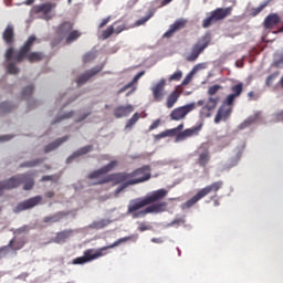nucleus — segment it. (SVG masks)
<instances>
[{"label":"nucleus","instance_id":"de8ad7c7","mask_svg":"<svg viewBox=\"0 0 283 283\" xmlns=\"http://www.w3.org/2000/svg\"><path fill=\"white\" fill-rule=\"evenodd\" d=\"M160 138H167V134L165 132L155 135V140H160Z\"/></svg>","mask_w":283,"mask_h":283},{"label":"nucleus","instance_id":"2f4dec72","mask_svg":"<svg viewBox=\"0 0 283 283\" xmlns=\"http://www.w3.org/2000/svg\"><path fill=\"white\" fill-rule=\"evenodd\" d=\"M138 120H140V115L138 113H135L126 124V129H132V127H134V125L137 124Z\"/></svg>","mask_w":283,"mask_h":283},{"label":"nucleus","instance_id":"0eeeda50","mask_svg":"<svg viewBox=\"0 0 283 283\" xmlns=\"http://www.w3.org/2000/svg\"><path fill=\"white\" fill-rule=\"evenodd\" d=\"M196 109V103H190L188 105L177 107L170 113L171 120H182L187 117V114Z\"/></svg>","mask_w":283,"mask_h":283},{"label":"nucleus","instance_id":"20e7f679","mask_svg":"<svg viewBox=\"0 0 283 283\" xmlns=\"http://www.w3.org/2000/svg\"><path fill=\"white\" fill-rule=\"evenodd\" d=\"M166 196H167V191L165 189H160V190L148 193L144 198L132 200L128 205V213H134V211H138V209H143V207H147V205H153V202H158V200H163V198H165Z\"/></svg>","mask_w":283,"mask_h":283},{"label":"nucleus","instance_id":"7c9ffc66","mask_svg":"<svg viewBox=\"0 0 283 283\" xmlns=\"http://www.w3.org/2000/svg\"><path fill=\"white\" fill-rule=\"evenodd\" d=\"M185 129V124L178 125L176 128L165 130L166 137L167 136H178V132H182Z\"/></svg>","mask_w":283,"mask_h":283},{"label":"nucleus","instance_id":"680f3d73","mask_svg":"<svg viewBox=\"0 0 283 283\" xmlns=\"http://www.w3.org/2000/svg\"><path fill=\"white\" fill-rule=\"evenodd\" d=\"M52 177L48 176V177H43L42 180H51Z\"/></svg>","mask_w":283,"mask_h":283},{"label":"nucleus","instance_id":"c03bdc74","mask_svg":"<svg viewBox=\"0 0 283 283\" xmlns=\"http://www.w3.org/2000/svg\"><path fill=\"white\" fill-rule=\"evenodd\" d=\"M160 126V119H156L150 126H149V132H154V129H158Z\"/></svg>","mask_w":283,"mask_h":283},{"label":"nucleus","instance_id":"4be33fe9","mask_svg":"<svg viewBox=\"0 0 283 283\" xmlns=\"http://www.w3.org/2000/svg\"><path fill=\"white\" fill-rule=\"evenodd\" d=\"M277 23H280V15L272 13L265 18L264 28H268V29L275 28Z\"/></svg>","mask_w":283,"mask_h":283},{"label":"nucleus","instance_id":"dca6fc26","mask_svg":"<svg viewBox=\"0 0 283 283\" xmlns=\"http://www.w3.org/2000/svg\"><path fill=\"white\" fill-rule=\"evenodd\" d=\"M102 70H103V65H98L91 69L90 71H86L85 73L78 76L77 85H83L84 83H87V81H90L92 76H96V74H98V72H101Z\"/></svg>","mask_w":283,"mask_h":283},{"label":"nucleus","instance_id":"a19ab883","mask_svg":"<svg viewBox=\"0 0 283 283\" xmlns=\"http://www.w3.org/2000/svg\"><path fill=\"white\" fill-rule=\"evenodd\" d=\"M255 122L254 117H249L248 119H245L241 125H240V129H247V127H249V125H252V123Z\"/></svg>","mask_w":283,"mask_h":283},{"label":"nucleus","instance_id":"864d4df0","mask_svg":"<svg viewBox=\"0 0 283 283\" xmlns=\"http://www.w3.org/2000/svg\"><path fill=\"white\" fill-rule=\"evenodd\" d=\"M0 140H2V142L10 140V137L9 136H2V137H0Z\"/></svg>","mask_w":283,"mask_h":283},{"label":"nucleus","instance_id":"e2e57ef3","mask_svg":"<svg viewBox=\"0 0 283 283\" xmlns=\"http://www.w3.org/2000/svg\"><path fill=\"white\" fill-rule=\"evenodd\" d=\"M72 116V112H70L69 114H66L65 116H64V118H70Z\"/></svg>","mask_w":283,"mask_h":283},{"label":"nucleus","instance_id":"ddd939ff","mask_svg":"<svg viewBox=\"0 0 283 283\" xmlns=\"http://www.w3.org/2000/svg\"><path fill=\"white\" fill-rule=\"evenodd\" d=\"M118 167L117 160H112L108 164L104 165L102 168L91 172L88 175L90 178H98L99 176H103L105 174H109V171H114Z\"/></svg>","mask_w":283,"mask_h":283},{"label":"nucleus","instance_id":"c756f323","mask_svg":"<svg viewBox=\"0 0 283 283\" xmlns=\"http://www.w3.org/2000/svg\"><path fill=\"white\" fill-rule=\"evenodd\" d=\"M92 151V146H85L81 148L80 150L75 151L71 157H69V160H72L73 158H76L77 156H85V154H90Z\"/></svg>","mask_w":283,"mask_h":283},{"label":"nucleus","instance_id":"bb28decb","mask_svg":"<svg viewBox=\"0 0 283 283\" xmlns=\"http://www.w3.org/2000/svg\"><path fill=\"white\" fill-rule=\"evenodd\" d=\"M178 98H180V94L177 93V91L172 92L168 97H167V107L168 109H171L178 103Z\"/></svg>","mask_w":283,"mask_h":283},{"label":"nucleus","instance_id":"5701e85b","mask_svg":"<svg viewBox=\"0 0 283 283\" xmlns=\"http://www.w3.org/2000/svg\"><path fill=\"white\" fill-rule=\"evenodd\" d=\"M34 12L44 14V18L52 19V15H50V12H52V6L51 4H42L33 8Z\"/></svg>","mask_w":283,"mask_h":283},{"label":"nucleus","instance_id":"5fc2aeb1","mask_svg":"<svg viewBox=\"0 0 283 283\" xmlns=\"http://www.w3.org/2000/svg\"><path fill=\"white\" fill-rule=\"evenodd\" d=\"M32 3H34V0H27V1H25V4H27V6H32Z\"/></svg>","mask_w":283,"mask_h":283},{"label":"nucleus","instance_id":"c9c22d12","mask_svg":"<svg viewBox=\"0 0 283 283\" xmlns=\"http://www.w3.org/2000/svg\"><path fill=\"white\" fill-rule=\"evenodd\" d=\"M70 235H72V232H71V231H63V232H60V233L57 234L56 242H63V241L67 240V238H70Z\"/></svg>","mask_w":283,"mask_h":283},{"label":"nucleus","instance_id":"4468645a","mask_svg":"<svg viewBox=\"0 0 283 283\" xmlns=\"http://www.w3.org/2000/svg\"><path fill=\"white\" fill-rule=\"evenodd\" d=\"M25 180H28V177L20 176V177H13V178L9 179L8 181L0 182V196H1V191H3V189H14V187H19L21 185V182H23Z\"/></svg>","mask_w":283,"mask_h":283},{"label":"nucleus","instance_id":"a18cd8bd","mask_svg":"<svg viewBox=\"0 0 283 283\" xmlns=\"http://www.w3.org/2000/svg\"><path fill=\"white\" fill-rule=\"evenodd\" d=\"M274 78H277V73L272 74L266 78V85H272Z\"/></svg>","mask_w":283,"mask_h":283},{"label":"nucleus","instance_id":"a211bd4d","mask_svg":"<svg viewBox=\"0 0 283 283\" xmlns=\"http://www.w3.org/2000/svg\"><path fill=\"white\" fill-rule=\"evenodd\" d=\"M41 196L34 197L32 199H29L24 202H21L15 208V211H25V209H32V207H36L41 202Z\"/></svg>","mask_w":283,"mask_h":283},{"label":"nucleus","instance_id":"338daca9","mask_svg":"<svg viewBox=\"0 0 283 283\" xmlns=\"http://www.w3.org/2000/svg\"><path fill=\"white\" fill-rule=\"evenodd\" d=\"M6 105H8V103L3 104V105H2V108L6 107Z\"/></svg>","mask_w":283,"mask_h":283},{"label":"nucleus","instance_id":"cd10ccee","mask_svg":"<svg viewBox=\"0 0 283 283\" xmlns=\"http://www.w3.org/2000/svg\"><path fill=\"white\" fill-rule=\"evenodd\" d=\"M112 221L109 219H98L91 223L92 229H105Z\"/></svg>","mask_w":283,"mask_h":283},{"label":"nucleus","instance_id":"4c0bfd02","mask_svg":"<svg viewBox=\"0 0 283 283\" xmlns=\"http://www.w3.org/2000/svg\"><path fill=\"white\" fill-rule=\"evenodd\" d=\"M266 6H268V2H263L259 7L252 9L251 15L252 17H258V14H260V11L264 10Z\"/></svg>","mask_w":283,"mask_h":283},{"label":"nucleus","instance_id":"69168bd1","mask_svg":"<svg viewBox=\"0 0 283 283\" xmlns=\"http://www.w3.org/2000/svg\"><path fill=\"white\" fill-rule=\"evenodd\" d=\"M249 96L253 97V92H250V93H249Z\"/></svg>","mask_w":283,"mask_h":283},{"label":"nucleus","instance_id":"9d476101","mask_svg":"<svg viewBox=\"0 0 283 283\" xmlns=\"http://www.w3.org/2000/svg\"><path fill=\"white\" fill-rule=\"evenodd\" d=\"M201 130L202 124L192 128L185 129L176 136L175 143H182V140H187V138H193V136H198Z\"/></svg>","mask_w":283,"mask_h":283},{"label":"nucleus","instance_id":"49530a36","mask_svg":"<svg viewBox=\"0 0 283 283\" xmlns=\"http://www.w3.org/2000/svg\"><path fill=\"white\" fill-rule=\"evenodd\" d=\"M109 17L105 18L102 20V22L99 23V28H105V25H107V23H109Z\"/></svg>","mask_w":283,"mask_h":283},{"label":"nucleus","instance_id":"39448f33","mask_svg":"<svg viewBox=\"0 0 283 283\" xmlns=\"http://www.w3.org/2000/svg\"><path fill=\"white\" fill-rule=\"evenodd\" d=\"M221 187L222 182L220 181H217L210 186L205 187L184 205V209H190V207H193V205L202 200V198L209 196V193H216V191H218Z\"/></svg>","mask_w":283,"mask_h":283},{"label":"nucleus","instance_id":"72a5a7b5","mask_svg":"<svg viewBox=\"0 0 283 283\" xmlns=\"http://www.w3.org/2000/svg\"><path fill=\"white\" fill-rule=\"evenodd\" d=\"M155 12H156V10H150V11L148 12V15L145 17V18H143V19H140V20H137V21L135 22V25L138 27V25H143L144 23H147V21H149V19H151V18L154 17Z\"/></svg>","mask_w":283,"mask_h":283},{"label":"nucleus","instance_id":"0e129e2a","mask_svg":"<svg viewBox=\"0 0 283 283\" xmlns=\"http://www.w3.org/2000/svg\"><path fill=\"white\" fill-rule=\"evenodd\" d=\"M18 231H19V233H21V231H25V228H21Z\"/></svg>","mask_w":283,"mask_h":283},{"label":"nucleus","instance_id":"3c124183","mask_svg":"<svg viewBox=\"0 0 283 283\" xmlns=\"http://www.w3.org/2000/svg\"><path fill=\"white\" fill-rule=\"evenodd\" d=\"M138 229H139V231H147V230L149 229V227H148V226H145V224H140V226L138 227Z\"/></svg>","mask_w":283,"mask_h":283},{"label":"nucleus","instance_id":"b1692460","mask_svg":"<svg viewBox=\"0 0 283 283\" xmlns=\"http://www.w3.org/2000/svg\"><path fill=\"white\" fill-rule=\"evenodd\" d=\"M2 39L6 41V43H12V39H14V28L11 23L7 25L2 33Z\"/></svg>","mask_w":283,"mask_h":283},{"label":"nucleus","instance_id":"f03ea898","mask_svg":"<svg viewBox=\"0 0 283 283\" xmlns=\"http://www.w3.org/2000/svg\"><path fill=\"white\" fill-rule=\"evenodd\" d=\"M36 41V38L34 35H31L25 44L21 48L20 52H15L14 49H8L6 53V61L8 65V72L10 74H18L19 69L14 65V63H19V61H23V59H28V61H41L43 59V53L33 52L28 54L30 52V48L34 45V42Z\"/></svg>","mask_w":283,"mask_h":283},{"label":"nucleus","instance_id":"4d7b16f0","mask_svg":"<svg viewBox=\"0 0 283 283\" xmlns=\"http://www.w3.org/2000/svg\"><path fill=\"white\" fill-rule=\"evenodd\" d=\"M277 120H283V111L279 114Z\"/></svg>","mask_w":283,"mask_h":283},{"label":"nucleus","instance_id":"2eb2a0df","mask_svg":"<svg viewBox=\"0 0 283 283\" xmlns=\"http://www.w3.org/2000/svg\"><path fill=\"white\" fill-rule=\"evenodd\" d=\"M209 45V38L205 36L203 39L199 40V42L195 45L192 54L188 56V61H196L200 53Z\"/></svg>","mask_w":283,"mask_h":283},{"label":"nucleus","instance_id":"6e6d98bb","mask_svg":"<svg viewBox=\"0 0 283 283\" xmlns=\"http://www.w3.org/2000/svg\"><path fill=\"white\" fill-rule=\"evenodd\" d=\"M34 165H36L35 161H30L27 166H28V167H34Z\"/></svg>","mask_w":283,"mask_h":283},{"label":"nucleus","instance_id":"ea45409f","mask_svg":"<svg viewBox=\"0 0 283 283\" xmlns=\"http://www.w3.org/2000/svg\"><path fill=\"white\" fill-rule=\"evenodd\" d=\"M180 78H182V71H177L169 76L168 81L171 83L174 81H180Z\"/></svg>","mask_w":283,"mask_h":283},{"label":"nucleus","instance_id":"37998d69","mask_svg":"<svg viewBox=\"0 0 283 283\" xmlns=\"http://www.w3.org/2000/svg\"><path fill=\"white\" fill-rule=\"evenodd\" d=\"M222 90V86L220 85H213L208 90V94L210 96H213V94H216L218 91Z\"/></svg>","mask_w":283,"mask_h":283},{"label":"nucleus","instance_id":"9b49d317","mask_svg":"<svg viewBox=\"0 0 283 283\" xmlns=\"http://www.w3.org/2000/svg\"><path fill=\"white\" fill-rule=\"evenodd\" d=\"M167 210V203L161 202V203H156L153 206L147 207L146 209L137 212L135 214V218H143L147 216V213H163V211Z\"/></svg>","mask_w":283,"mask_h":283},{"label":"nucleus","instance_id":"f8f14e48","mask_svg":"<svg viewBox=\"0 0 283 283\" xmlns=\"http://www.w3.org/2000/svg\"><path fill=\"white\" fill-rule=\"evenodd\" d=\"M218 98H213V97H210L207 102L206 101H202L200 99L197 105L199 107H202L201 109V114L203 116H211V113H205V112H211V109H216V106L218 105Z\"/></svg>","mask_w":283,"mask_h":283},{"label":"nucleus","instance_id":"f257e3e1","mask_svg":"<svg viewBox=\"0 0 283 283\" xmlns=\"http://www.w3.org/2000/svg\"><path fill=\"white\" fill-rule=\"evenodd\" d=\"M151 178V169L149 166H144L133 171L132 174H114L104 177L97 185L101 182H113V185H120L122 187L117 188L115 195L118 196L123 189L129 187V185H140V182H147Z\"/></svg>","mask_w":283,"mask_h":283},{"label":"nucleus","instance_id":"f3484780","mask_svg":"<svg viewBox=\"0 0 283 283\" xmlns=\"http://www.w3.org/2000/svg\"><path fill=\"white\" fill-rule=\"evenodd\" d=\"M201 70H207V63H200L192 67L188 75L182 80L181 85H189L193 81V76Z\"/></svg>","mask_w":283,"mask_h":283},{"label":"nucleus","instance_id":"7ed1b4c3","mask_svg":"<svg viewBox=\"0 0 283 283\" xmlns=\"http://www.w3.org/2000/svg\"><path fill=\"white\" fill-rule=\"evenodd\" d=\"M128 240H132V237L122 238L115 241L113 244L108 247L99 248L97 250H94V249L86 250L84 252V255L74 259L72 264H87V262L98 260V258H103V255H105L103 251H107V249H116V247H120V244L128 242Z\"/></svg>","mask_w":283,"mask_h":283},{"label":"nucleus","instance_id":"393cba45","mask_svg":"<svg viewBox=\"0 0 283 283\" xmlns=\"http://www.w3.org/2000/svg\"><path fill=\"white\" fill-rule=\"evenodd\" d=\"M232 94H229L226 99H228V103H233L240 94H242V83H239L232 87Z\"/></svg>","mask_w":283,"mask_h":283},{"label":"nucleus","instance_id":"412c9836","mask_svg":"<svg viewBox=\"0 0 283 283\" xmlns=\"http://www.w3.org/2000/svg\"><path fill=\"white\" fill-rule=\"evenodd\" d=\"M134 112V106L126 105V106H118L115 109V116L116 118H124V116H129Z\"/></svg>","mask_w":283,"mask_h":283},{"label":"nucleus","instance_id":"aec40b11","mask_svg":"<svg viewBox=\"0 0 283 283\" xmlns=\"http://www.w3.org/2000/svg\"><path fill=\"white\" fill-rule=\"evenodd\" d=\"M231 7H228L226 9H217L214 11H212L210 14L212 15V18H214V21H222V19H224L226 17H229V14H231Z\"/></svg>","mask_w":283,"mask_h":283},{"label":"nucleus","instance_id":"423d86ee","mask_svg":"<svg viewBox=\"0 0 283 283\" xmlns=\"http://www.w3.org/2000/svg\"><path fill=\"white\" fill-rule=\"evenodd\" d=\"M59 36H66V43H74L76 39L81 38V31H72V23L65 22L60 25L57 30Z\"/></svg>","mask_w":283,"mask_h":283},{"label":"nucleus","instance_id":"6e6552de","mask_svg":"<svg viewBox=\"0 0 283 283\" xmlns=\"http://www.w3.org/2000/svg\"><path fill=\"white\" fill-rule=\"evenodd\" d=\"M167 85V80L160 78L157 82H154L150 86V92L155 101H163L165 98V87Z\"/></svg>","mask_w":283,"mask_h":283},{"label":"nucleus","instance_id":"6ab92c4d","mask_svg":"<svg viewBox=\"0 0 283 283\" xmlns=\"http://www.w3.org/2000/svg\"><path fill=\"white\" fill-rule=\"evenodd\" d=\"M186 23H187V20L185 19L177 20L174 24L169 27V29L167 30L166 34H164V36L166 39H170V36H174V33L178 32V30H181V28H185Z\"/></svg>","mask_w":283,"mask_h":283},{"label":"nucleus","instance_id":"e433bc0d","mask_svg":"<svg viewBox=\"0 0 283 283\" xmlns=\"http://www.w3.org/2000/svg\"><path fill=\"white\" fill-rule=\"evenodd\" d=\"M209 163V153L205 151L199 156V165L205 167Z\"/></svg>","mask_w":283,"mask_h":283},{"label":"nucleus","instance_id":"bf43d9fd","mask_svg":"<svg viewBox=\"0 0 283 283\" xmlns=\"http://www.w3.org/2000/svg\"><path fill=\"white\" fill-rule=\"evenodd\" d=\"M177 222H181V223H184L185 221H184L182 219L175 220V221L172 222V224H177Z\"/></svg>","mask_w":283,"mask_h":283},{"label":"nucleus","instance_id":"473e14b6","mask_svg":"<svg viewBox=\"0 0 283 283\" xmlns=\"http://www.w3.org/2000/svg\"><path fill=\"white\" fill-rule=\"evenodd\" d=\"M65 140H67V137L57 139L55 143L48 145L45 147V151L48 153V151H52V149H56V147H59V145H61L62 143H65Z\"/></svg>","mask_w":283,"mask_h":283},{"label":"nucleus","instance_id":"79ce46f5","mask_svg":"<svg viewBox=\"0 0 283 283\" xmlns=\"http://www.w3.org/2000/svg\"><path fill=\"white\" fill-rule=\"evenodd\" d=\"M112 34H114V27H109L105 31H103L102 39H109Z\"/></svg>","mask_w":283,"mask_h":283},{"label":"nucleus","instance_id":"603ef678","mask_svg":"<svg viewBox=\"0 0 283 283\" xmlns=\"http://www.w3.org/2000/svg\"><path fill=\"white\" fill-rule=\"evenodd\" d=\"M90 59H94V54L88 53L84 56V61H90Z\"/></svg>","mask_w":283,"mask_h":283},{"label":"nucleus","instance_id":"13d9d810","mask_svg":"<svg viewBox=\"0 0 283 283\" xmlns=\"http://www.w3.org/2000/svg\"><path fill=\"white\" fill-rule=\"evenodd\" d=\"M167 3H171V0H164L163 6H167Z\"/></svg>","mask_w":283,"mask_h":283},{"label":"nucleus","instance_id":"f704fd0d","mask_svg":"<svg viewBox=\"0 0 283 283\" xmlns=\"http://www.w3.org/2000/svg\"><path fill=\"white\" fill-rule=\"evenodd\" d=\"M213 23H217V22H216V19L213 18V15L210 13L209 17L203 19L202 28H211V25H213Z\"/></svg>","mask_w":283,"mask_h":283},{"label":"nucleus","instance_id":"8fccbe9b","mask_svg":"<svg viewBox=\"0 0 283 283\" xmlns=\"http://www.w3.org/2000/svg\"><path fill=\"white\" fill-rule=\"evenodd\" d=\"M32 187H33L32 181L27 182V184L24 185V189H25L27 191L30 190Z\"/></svg>","mask_w":283,"mask_h":283},{"label":"nucleus","instance_id":"c85d7f7f","mask_svg":"<svg viewBox=\"0 0 283 283\" xmlns=\"http://www.w3.org/2000/svg\"><path fill=\"white\" fill-rule=\"evenodd\" d=\"M23 248V244L19 245V247H14V241L11 240L9 242V245L8 247H4L2 249H0V255H6V253H8V251L10 249H13V251H19V249H22Z\"/></svg>","mask_w":283,"mask_h":283},{"label":"nucleus","instance_id":"052dcab7","mask_svg":"<svg viewBox=\"0 0 283 283\" xmlns=\"http://www.w3.org/2000/svg\"><path fill=\"white\" fill-rule=\"evenodd\" d=\"M48 198H52V196H54V192L50 191L46 193Z\"/></svg>","mask_w":283,"mask_h":283},{"label":"nucleus","instance_id":"58836bf2","mask_svg":"<svg viewBox=\"0 0 283 283\" xmlns=\"http://www.w3.org/2000/svg\"><path fill=\"white\" fill-rule=\"evenodd\" d=\"M32 92H34V88L32 86H27L22 91V98L28 99L30 96H32Z\"/></svg>","mask_w":283,"mask_h":283},{"label":"nucleus","instance_id":"09e8293b","mask_svg":"<svg viewBox=\"0 0 283 283\" xmlns=\"http://www.w3.org/2000/svg\"><path fill=\"white\" fill-rule=\"evenodd\" d=\"M124 30H125V24H120L118 29L115 30V32H117V34H120V32H123Z\"/></svg>","mask_w":283,"mask_h":283},{"label":"nucleus","instance_id":"1a4fd4ad","mask_svg":"<svg viewBox=\"0 0 283 283\" xmlns=\"http://www.w3.org/2000/svg\"><path fill=\"white\" fill-rule=\"evenodd\" d=\"M233 103H229V99L226 98L214 117V123L227 120V118L231 116V112L233 111V108L231 107Z\"/></svg>","mask_w":283,"mask_h":283},{"label":"nucleus","instance_id":"a878e982","mask_svg":"<svg viewBox=\"0 0 283 283\" xmlns=\"http://www.w3.org/2000/svg\"><path fill=\"white\" fill-rule=\"evenodd\" d=\"M142 76H145V71H142L139 73H137L134 78L132 80L130 83L126 84L124 87H122L118 91V94H123V92H126V90H129V87H134L135 83H138V81H140Z\"/></svg>","mask_w":283,"mask_h":283},{"label":"nucleus","instance_id":"774afa93","mask_svg":"<svg viewBox=\"0 0 283 283\" xmlns=\"http://www.w3.org/2000/svg\"><path fill=\"white\" fill-rule=\"evenodd\" d=\"M132 92H136V87H134Z\"/></svg>","mask_w":283,"mask_h":283}]
</instances>
